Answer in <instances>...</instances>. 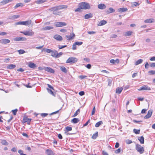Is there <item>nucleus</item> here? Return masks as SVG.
Returning <instances> with one entry per match:
<instances>
[{
	"mask_svg": "<svg viewBox=\"0 0 155 155\" xmlns=\"http://www.w3.org/2000/svg\"><path fill=\"white\" fill-rule=\"evenodd\" d=\"M46 153L48 155H54V153L51 150L47 149L46 150Z\"/></svg>",
	"mask_w": 155,
	"mask_h": 155,
	"instance_id": "nucleus-15",
	"label": "nucleus"
},
{
	"mask_svg": "<svg viewBox=\"0 0 155 155\" xmlns=\"http://www.w3.org/2000/svg\"><path fill=\"white\" fill-rule=\"evenodd\" d=\"M60 69L61 71H62L64 73H66L67 72V70L66 68L63 66H62L61 67Z\"/></svg>",
	"mask_w": 155,
	"mask_h": 155,
	"instance_id": "nucleus-32",
	"label": "nucleus"
},
{
	"mask_svg": "<svg viewBox=\"0 0 155 155\" xmlns=\"http://www.w3.org/2000/svg\"><path fill=\"white\" fill-rule=\"evenodd\" d=\"M140 130H137L136 129H134L133 130L134 132L136 134H139L140 133Z\"/></svg>",
	"mask_w": 155,
	"mask_h": 155,
	"instance_id": "nucleus-40",
	"label": "nucleus"
},
{
	"mask_svg": "<svg viewBox=\"0 0 155 155\" xmlns=\"http://www.w3.org/2000/svg\"><path fill=\"white\" fill-rule=\"evenodd\" d=\"M54 38L58 41H61L63 40L62 37L58 35H56L54 36Z\"/></svg>",
	"mask_w": 155,
	"mask_h": 155,
	"instance_id": "nucleus-10",
	"label": "nucleus"
},
{
	"mask_svg": "<svg viewBox=\"0 0 155 155\" xmlns=\"http://www.w3.org/2000/svg\"><path fill=\"white\" fill-rule=\"evenodd\" d=\"M41 116L42 117H44L46 116H47L48 114V113H41L40 114Z\"/></svg>",
	"mask_w": 155,
	"mask_h": 155,
	"instance_id": "nucleus-47",
	"label": "nucleus"
},
{
	"mask_svg": "<svg viewBox=\"0 0 155 155\" xmlns=\"http://www.w3.org/2000/svg\"><path fill=\"white\" fill-rule=\"evenodd\" d=\"M106 7V6L103 4H99L98 5V8L101 9H104Z\"/></svg>",
	"mask_w": 155,
	"mask_h": 155,
	"instance_id": "nucleus-16",
	"label": "nucleus"
},
{
	"mask_svg": "<svg viewBox=\"0 0 155 155\" xmlns=\"http://www.w3.org/2000/svg\"><path fill=\"white\" fill-rule=\"evenodd\" d=\"M63 54V53L62 52H60L59 53H58V51H57V54L56 55V58H58L61 57Z\"/></svg>",
	"mask_w": 155,
	"mask_h": 155,
	"instance_id": "nucleus-39",
	"label": "nucleus"
},
{
	"mask_svg": "<svg viewBox=\"0 0 155 155\" xmlns=\"http://www.w3.org/2000/svg\"><path fill=\"white\" fill-rule=\"evenodd\" d=\"M132 32L131 31H128L126 32L124 34L125 36H127L131 35L132 34Z\"/></svg>",
	"mask_w": 155,
	"mask_h": 155,
	"instance_id": "nucleus-36",
	"label": "nucleus"
},
{
	"mask_svg": "<svg viewBox=\"0 0 155 155\" xmlns=\"http://www.w3.org/2000/svg\"><path fill=\"white\" fill-rule=\"evenodd\" d=\"M78 6L82 9H89L90 8L89 4L85 2L80 3L78 5Z\"/></svg>",
	"mask_w": 155,
	"mask_h": 155,
	"instance_id": "nucleus-2",
	"label": "nucleus"
},
{
	"mask_svg": "<svg viewBox=\"0 0 155 155\" xmlns=\"http://www.w3.org/2000/svg\"><path fill=\"white\" fill-rule=\"evenodd\" d=\"M143 60L142 59H140L137 61L135 63V64L136 65H138V64H141Z\"/></svg>",
	"mask_w": 155,
	"mask_h": 155,
	"instance_id": "nucleus-30",
	"label": "nucleus"
},
{
	"mask_svg": "<svg viewBox=\"0 0 155 155\" xmlns=\"http://www.w3.org/2000/svg\"><path fill=\"white\" fill-rule=\"evenodd\" d=\"M154 21L153 19H148L144 20V22L147 23H151Z\"/></svg>",
	"mask_w": 155,
	"mask_h": 155,
	"instance_id": "nucleus-28",
	"label": "nucleus"
},
{
	"mask_svg": "<svg viewBox=\"0 0 155 155\" xmlns=\"http://www.w3.org/2000/svg\"><path fill=\"white\" fill-rule=\"evenodd\" d=\"M66 37L67 38V40H71L73 39V38H72V37L69 35H66Z\"/></svg>",
	"mask_w": 155,
	"mask_h": 155,
	"instance_id": "nucleus-53",
	"label": "nucleus"
},
{
	"mask_svg": "<svg viewBox=\"0 0 155 155\" xmlns=\"http://www.w3.org/2000/svg\"><path fill=\"white\" fill-rule=\"evenodd\" d=\"M16 67V65L15 64H10L7 66V68L8 69H12L15 68Z\"/></svg>",
	"mask_w": 155,
	"mask_h": 155,
	"instance_id": "nucleus-25",
	"label": "nucleus"
},
{
	"mask_svg": "<svg viewBox=\"0 0 155 155\" xmlns=\"http://www.w3.org/2000/svg\"><path fill=\"white\" fill-rule=\"evenodd\" d=\"M80 109H78L75 112V113L74 114L73 116L72 117H75L79 113H80Z\"/></svg>",
	"mask_w": 155,
	"mask_h": 155,
	"instance_id": "nucleus-38",
	"label": "nucleus"
},
{
	"mask_svg": "<svg viewBox=\"0 0 155 155\" xmlns=\"http://www.w3.org/2000/svg\"><path fill=\"white\" fill-rule=\"evenodd\" d=\"M138 140L140 141V143L143 144L144 143V138L143 136L138 137Z\"/></svg>",
	"mask_w": 155,
	"mask_h": 155,
	"instance_id": "nucleus-20",
	"label": "nucleus"
},
{
	"mask_svg": "<svg viewBox=\"0 0 155 155\" xmlns=\"http://www.w3.org/2000/svg\"><path fill=\"white\" fill-rule=\"evenodd\" d=\"M66 37L67 38V40H71L73 39V38H72V37L69 35H66Z\"/></svg>",
	"mask_w": 155,
	"mask_h": 155,
	"instance_id": "nucleus-52",
	"label": "nucleus"
},
{
	"mask_svg": "<svg viewBox=\"0 0 155 155\" xmlns=\"http://www.w3.org/2000/svg\"><path fill=\"white\" fill-rule=\"evenodd\" d=\"M67 47V45H58V48L59 49H62L65 47Z\"/></svg>",
	"mask_w": 155,
	"mask_h": 155,
	"instance_id": "nucleus-55",
	"label": "nucleus"
},
{
	"mask_svg": "<svg viewBox=\"0 0 155 155\" xmlns=\"http://www.w3.org/2000/svg\"><path fill=\"white\" fill-rule=\"evenodd\" d=\"M53 28V27L51 26H47L43 28V30H49L52 29Z\"/></svg>",
	"mask_w": 155,
	"mask_h": 155,
	"instance_id": "nucleus-34",
	"label": "nucleus"
},
{
	"mask_svg": "<svg viewBox=\"0 0 155 155\" xmlns=\"http://www.w3.org/2000/svg\"><path fill=\"white\" fill-rule=\"evenodd\" d=\"M115 10L111 8H110L107 11V13L108 14L114 12Z\"/></svg>",
	"mask_w": 155,
	"mask_h": 155,
	"instance_id": "nucleus-27",
	"label": "nucleus"
},
{
	"mask_svg": "<svg viewBox=\"0 0 155 155\" xmlns=\"http://www.w3.org/2000/svg\"><path fill=\"white\" fill-rule=\"evenodd\" d=\"M54 25L57 27H61L66 26L67 24L63 22H57L54 23Z\"/></svg>",
	"mask_w": 155,
	"mask_h": 155,
	"instance_id": "nucleus-6",
	"label": "nucleus"
},
{
	"mask_svg": "<svg viewBox=\"0 0 155 155\" xmlns=\"http://www.w3.org/2000/svg\"><path fill=\"white\" fill-rule=\"evenodd\" d=\"M78 59L74 57H70L66 61V63L74 64L77 62Z\"/></svg>",
	"mask_w": 155,
	"mask_h": 155,
	"instance_id": "nucleus-4",
	"label": "nucleus"
},
{
	"mask_svg": "<svg viewBox=\"0 0 155 155\" xmlns=\"http://www.w3.org/2000/svg\"><path fill=\"white\" fill-rule=\"evenodd\" d=\"M84 91H81L79 93V94L80 95V96H83V95H84Z\"/></svg>",
	"mask_w": 155,
	"mask_h": 155,
	"instance_id": "nucleus-58",
	"label": "nucleus"
},
{
	"mask_svg": "<svg viewBox=\"0 0 155 155\" xmlns=\"http://www.w3.org/2000/svg\"><path fill=\"white\" fill-rule=\"evenodd\" d=\"M19 17V15H14L13 16H10L9 17V19L11 20H15Z\"/></svg>",
	"mask_w": 155,
	"mask_h": 155,
	"instance_id": "nucleus-23",
	"label": "nucleus"
},
{
	"mask_svg": "<svg viewBox=\"0 0 155 155\" xmlns=\"http://www.w3.org/2000/svg\"><path fill=\"white\" fill-rule=\"evenodd\" d=\"M68 6L66 5H61L52 8H51V10L53 11V13L54 14L58 15L60 13V12L58 11V10L64 8H66Z\"/></svg>",
	"mask_w": 155,
	"mask_h": 155,
	"instance_id": "nucleus-1",
	"label": "nucleus"
},
{
	"mask_svg": "<svg viewBox=\"0 0 155 155\" xmlns=\"http://www.w3.org/2000/svg\"><path fill=\"white\" fill-rule=\"evenodd\" d=\"M148 73L151 75L155 74V71H150L148 72Z\"/></svg>",
	"mask_w": 155,
	"mask_h": 155,
	"instance_id": "nucleus-45",
	"label": "nucleus"
},
{
	"mask_svg": "<svg viewBox=\"0 0 155 155\" xmlns=\"http://www.w3.org/2000/svg\"><path fill=\"white\" fill-rule=\"evenodd\" d=\"M139 5V4L138 3L136 2H134L132 3V5L133 6H135L137 5Z\"/></svg>",
	"mask_w": 155,
	"mask_h": 155,
	"instance_id": "nucleus-51",
	"label": "nucleus"
},
{
	"mask_svg": "<svg viewBox=\"0 0 155 155\" xmlns=\"http://www.w3.org/2000/svg\"><path fill=\"white\" fill-rule=\"evenodd\" d=\"M18 109H16L15 110H12V111L14 115H15L16 114L17 112L18 111Z\"/></svg>",
	"mask_w": 155,
	"mask_h": 155,
	"instance_id": "nucleus-44",
	"label": "nucleus"
},
{
	"mask_svg": "<svg viewBox=\"0 0 155 155\" xmlns=\"http://www.w3.org/2000/svg\"><path fill=\"white\" fill-rule=\"evenodd\" d=\"M23 6V4L21 3H18L16 4L15 6L14 7V8L15 9H16L18 7H22Z\"/></svg>",
	"mask_w": 155,
	"mask_h": 155,
	"instance_id": "nucleus-31",
	"label": "nucleus"
},
{
	"mask_svg": "<svg viewBox=\"0 0 155 155\" xmlns=\"http://www.w3.org/2000/svg\"><path fill=\"white\" fill-rule=\"evenodd\" d=\"M121 151L120 148H118V149L114 151V153L116 154H118Z\"/></svg>",
	"mask_w": 155,
	"mask_h": 155,
	"instance_id": "nucleus-42",
	"label": "nucleus"
},
{
	"mask_svg": "<svg viewBox=\"0 0 155 155\" xmlns=\"http://www.w3.org/2000/svg\"><path fill=\"white\" fill-rule=\"evenodd\" d=\"M93 17V15L91 13L87 14L84 15V18L87 19L89 18H91Z\"/></svg>",
	"mask_w": 155,
	"mask_h": 155,
	"instance_id": "nucleus-21",
	"label": "nucleus"
},
{
	"mask_svg": "<svg viewBox=\"0 0 155 155\" xmlns=\"http://www.w3.org/2000/svg\"><path fill=\"white\" fill-rule=\"evenodd\" d=\"M98 135V132H97L95 134H94L92 137L93 139H95L97 137Z\"/></svg>",
	"mask_w": 155,
	"mask_h": 155,
	"instance_id": "nucleus-35",
	"label": "nucleus"
},
{
	"mask_svg": "<svg viewBox=\"0 0 155 155\" xmlns=\"http://www.w3.org/2000/svg\"><path fill=\"white\" fill-rule=\"evenodd\" d=\"M1 143L2 144L5 145H7L8 144L5 140H2L1 141Z\"/></svg>",
	"mask_w": 155,
	"mask_h": 155,
	"instance_id": "nucleus-37",
	"label": "nucleus"
},
{
	"mask_svg": "<svg viewBox=\"0 0 155 155\" xmlns=\"http://www.w3.org/2000/svg\"><path fill=\"white\" fill-rule=\"evenodd\" d=\"M45 70L51 73H54V71L53 69L49 67H46L45 68Z\"/></svg>",
	"mask_w": 155,
	"mask_h": 155,
	"instance_id": "nucleus-14",
	"label": "nucleus"
},
{
	"mask_svg": "<svg viewBox=\"0 0 155 155\" xmlns=\"http://www.w3.org/2000/svg\"><path fill=\"white\" fill-rule=\"evenodd\" d=\"M107 23V22L106 21L103 20L101 21L98 23V25L100 26H102V25H103L105 24H106Z\"/></svg>",
	"mask_w": 155,
	"mask_h": 155,
	"instance_id": "nucleus-29",
	"label": "nucleus"
},
{
	"mask_svg": "<svg viewBox=\"0 0 155 155\" xmlns=\"http://www.w3.org/2000/svg\"><path fill=\"white\" fill-rule=\"evenodd\" d=\"M1 43L2 44H5L10 42L9 40L7 39H3L1 40Z\"/></svg>",
	"mask_w": 155,
	"mask_h": 155,
	"instance_id": "nucleus-13",
	"label": "nucleus"
},
{
	"mask_svg": "<svg viewBox=\"0 0 155 155\" xmlns=\"http://www.w3.org/2000/svg\"><path fill=\"white\" fill-rule=\"evenodd\" d=\"M85 66L88 69H90L91 68V65L90 64H87L86 66Z\"/></svg>",
	"mask_w": 155,
	"mask_h": 155,
	"instance_id": "nucleus-61",
	"label": "nucleus"
},
{
	"mask_svg": "<svg viewBox=\"0 0 155 155\" xmlns=\"http://www.w3.org/2000/svg\"><path fill=\"white\" fill-rule=\"evenodd\" d=\"M150 66L153 68L155 67V63H151Z\"/></svg>",
	"mask_w": 155,
	"mask_h": 155,
	"instance_id": "nucleus-59",
	"label": "nucleus"
},
{
	"mask_svg": "<svg viewBox=\"0 0 155 155\" xmlns=\"http://www.w3.org/2000/svg\"><path fill=\"white\" fill-rule=\"evenodd\" d=\"M81 9H82V8H81L80 7H79V8H77L75 10V12H80L81 11Z\"/></svg>",
	"mask_w": 155,
	"mask_h": 155,
	"instance_id": "nucleus-57",
	"label": "nucleus"
},
{
	"mask_svg": "<svg viewBox=\"0 0 155 155\" xmlns=\"http://www.w3.org/2000/svg\"><path fill=\"white\" fill-rule=\"evenodd\" d=\"M13 40L15 41H25L26 40V38L24 37H19L15 38L13 39Z\"/></svg>",
	"mask_w": 155,
	"mask_h": 155,
	"instance_id": "nucleus-8",
	"label": "nucleus"
},
{
	"mask_svg": "<svg viewBox=\"0 0 155 155\" xmlns=\"http://www.w3.org/2000/svg\"><path fill=\"white\" fill-rule=\"evenodd\" d=\"M123 90V88L122 87H118L116 88V93L118 94H120L121 93Z\"/></svg>",
	"mask_w": 155,
	"mask_h": 155,
	"instance_id": "nucleus-24",
	"label": "nucleus"
},
{
	"mask_svg": "<svg viewBox=\"0 0 155 155\" xmlns=\"http://www.w3.org/2000/svg\"><path fill=\"white\" fill-rule=\"evenodd\" d=\"M57 54V51L56 50H52V52H51V55L54 57H56V55Z\"/></svg>",
	"mask_w": 155,
	"mask_h": 155,
	"instance_id": "nucleus-26",
	"label": "nucleus"
},
{
	"mask_svg": "<svg viewBox=\"0 0 155 155\" xmlns=\"http://www.w3.org/2000/svg\"><path fill=\"white\" fill-rule=\"evenodd\" d=\"M22 33H23L25 35H28V36H31L34 33L32 31H26L25 32H21Z\"/></svg>",
	"mask_w": 155,
	"mask_h": 155,
	"instance_id": "nucleus-11",
	"label": "nucleus"
},
{
	"mask_svg": "<svg viewBox=\"0 0 155 155\" xmlns=\"http://www.w3.org/2000/svg\"><path fill=\"white\" fill-rule=\"evenodd\" d=\"M24 71V69L22 68H20L17 70L18 71L23 72Z\"/></svg>",
	"mask_w": 155,
	"mask_h": 155,
	"instance_id": "nucleus-63",
	"label": "nucleus"
},
{
	"mask_svg": "<svg viewBox=\"0 0 155 155\" xmlns=\"http://www.w3.org/2000/svg\"><path fill=\"white\" fill-rule=\"evenodd\" d=\"M150 90L151 88L148 86L146 85L140 87V88L138 89L139 91H150Z\"/></svg>",
	"mask_w": 155,
	"mask_h": 155,
	"instance_id": "nucleus-7",
	"label": "nucleus"
},
{
	"mask_svg": "<svg viewBox=\"0 0 155 155\" xmlns=\"http://www.w3.org/2000/svg\"><path fill=\"white\" fill-rule=\"evenodd\" d=\"M75 44L76 45H78V46L81 45L83 44V42L81 41L78 42V41H76L75 43Z\"/></svg>",
	"mask_w": 155,
	"mask_h": 155,
	"instance_id": "nucleus-46",
	"label": "nucleus"
},
{
	"mask_svg": "<svg viewBox=\"0 0 155 155\" xmlns=\"http://www.w3.org/2000/svg\"><path fill=\"white\" fill-rule=\"evenodd\" d=\"M18 52L20 54H22L24 53L25 52V51L23 50H19L18 51Z\"/></svg>",
	"mask_w": 155,
	"mask_h": 155,
	"instance_id": "nucleus-48",
	"label": "nucleus"
},
{
	"mask_svg": "<svg viewBox=\"0 0 155 155\" xmlns=\"http://www.w3.org/2000/svg\"><path fill=\"white\" fill-rule=\"evenodd\" d=\"M135 148L137 151L140 154H142L143 153L144 151V148L140 145L138 144H136Z\"/></svg>",
	"mask_w": 155,
	"mask_h": 155,
	"instance_id": "nucleus-3",
	"label": "nucleus"
},
{
	"mask_svg": "<svg viewBox=\"0 0 155 155\" xmlns=\"http://www.w3.org/2000/svg\"><path fill=\"white\" fill-rule=\"evenodd\" d=\"M95 110H96V109H95V107L94 106L93 109L92 111L91 112V115H93L94 114V113L95 112Z\"/></svg>",
	"mask_w": 155,
	"mask_h": 155,
	"instance_id": "nucleus-54",
	"label": "nucleus"
},
{
	"mask_svg": "<svg viewBox=\"0 0 155 155\" xmlns=\"http://www.w3.org/2000/svg\"><path fill=\"white\" fill-rule=\"evenodd\" d=\"M77 48L76 45L75 44V43L73 44L72 45V49L73 50H76Z\"/></svg>",
	"mask_w": 155,
	"mask_h": 155,
	"instance_id": "nucleus-50",
	"label": "nucleus"
},
{
	"mask_svg": "<svg viewBox=\"0 0 155 155\" xmlns=\"http://www.w3.org/2000/svg\"><path fill=\"white\" fill-rule=\"evenodd\" d=\"M87 77V76L85 75H80L79 76V78L81 80L84 79Z\"/></svg>",
	"mask_w": 155,
	"mask_h": 155,
	"instance_id": "nucleus-43",
	"label": "nucleus"
},
{
	"mask_svg": "<svg viewBox=\"0 0 155 155\" xmlns=\"http://www.w3.org/2000/svg\"><path fill=\"white\" fill-rule=\"evenodd\" d=\"M127 10V8H119L118 9V12H126Z\"/></svg>",
	"mask_w": 155,
	"mask_h": 155,
	"instance_id": "nucleus-17",
	"label": "nucleus"
},
{
	"mask_svg": "<svg viewBox=\"0 0 155 155\" xmlns=\"http://www.w3.org/2000/svg\"><path fill=\"white\" fill-rule=\"evenodd\" d=\"M28 66L31 68H35L36 66L34 63L30 62L28 64Z\"/></svg>",
	"mask_w": 155,
	"mask_h": 155,
	"instance_id": "nucleus-18",
	"label": "nucleus"
},
{
	"mask_svg": "<svg viewBox=\"0 0 155 155\" xmlns=\"http://www.w3.org/2000/svg\"><path fill=\"white\" fill-rule=\"evenodd\" d=\"M102 154L103 155H109L107 152L105 151H102Z\"/></svg>",
	"mask_w": 155,
	"mask_h": 155,
	"instance_id": "nucleus-64",
	"label": "nucleus"
},
{
	"mask_svg": "<svg viewBox=\"0 0 155 155\" xmlns=\"http://www.w3.org/2000/svg\"><path fill=\"white\" fill-rule=\"evenodd\" d=\"M65 129L67 131H69L71 130L72 128L70 127L67 126L65 127Z\"/></svg>",
	"mask_w": 155,
	"mask_h": 155,
	"instance_id": "nucleus-41",
	"label": "nucleus"
},
{
	"mask_svg": "<svg viewBox=\"0 0 155 155\" xmlns=\"http://www.w3.org/2000/svg\"><path fill=\"white\" fill-rule=\"evenodd\" d=\"M7 34V33L4 32L0 31V35H3Z\"/></svg>",
	"mask_w": 155,
	"mask_h": 155,
	"instance_id": "nucleus-62",
	"label": "nucleus"
},
{
	"mask_svg": "<svg viewBox=\"0 0 155 155\" xmlns=\"http://www.w3.org/2000/svg\"><path fill=\"white\" fill-rule=\"evenodd\" d=\"M102 124H103V122L102 121H99L95 125V127H98L101 125Z\"/></svg>",
	"mask_w": 155,
	"mask_h": 155,
	"instance_id": "nucleus-33",
	"label": "nucleus"
},
{
	"mask_svg": "<svg viewBox=\"0 0 155 155\" xmlns=\"http://www.w3.org/2000/svg\"><path fill=\"white\" fill-rule=\"evenodd\" d=\"M153 113L152 110H149L147 114L144 117V119H148L150 118L152 115Z\"/></svg>",
	"mask_w": 155,
	"mask_h": 155,
	"instance_id": "nucleus-9",
	"label": "nucleus"
},
{
	"mask_svg": "<svg viewBox=\"0 0 155 155\" xmlns=\"http://www.w3.org/2000/svg\"><path fill=\"white\" fill-rule=\"evenodd\" d=\"M47 90H48V92L50 93V94H52V95H54L53 92L51 90L49 89L48 88L47 89Z\"/></svg>",
	"mask_w": 155,
	"mask_h": 155,
	"instance_id": "nucleus-56",
	"label": "nucleus"
},
{
	"mask_svg": "<svg viewBox=\"0 0 155 155\" xmlns=\"http://www.w3.org/2000/svg\"><path fill=\"white\" fill-rule=\"evenodd\" d=\"M80 121V120L77 118H74L71 120V122L74 124H76L78 123Z\"/></svg>",
	"mask_w": 155,
	"mask_h": 155,
	"instance_id": "nucleus-22",
	"label": "nucleus"
},
{
	"mask_svg": "<svg viewBox=\"0 0 155 155\" xmlns=\"http://www.w3.org/2000/svg\"><path fill=\"white\" fill-rule=\"evenodd\" d=\"M31 20H28L25 21H19L15 23L16 25H28L31 23Z\"/></svg>",
	"mask_w": 155,
	"mask_h": 155,
	"instance_id": "nucleus-5",
	"label": "nucleus"
},
{
	"mask_svg": "<svg viewBox=\"0 0 155 155\" xmlns=\"http://www.w3.org/2000/svg\"><path fill=\"white\" fill-rule=\"evenodd\" d=\"M23 121L24 123L27 122L28 124H29L31 119L28 118L27 117L25 116L23 119Z\"/></svg>",
	"mask_w": 155,
	"mask_h": 155,
	"instance_id": "nucleus-12",
	"label": "nucleus"
},
{
	"mask_svg": "<svg viewBox=\"0 0 155 155\" xmlns=\"http://www.w3.org/2000/svg\"><path fill=\"white\" fill-rule=\"evenodd\" d=\"M133 121L134 123H139L140 122H142V121H141V120H140V121L137 120H133Z\"/></svg>",
	"mask_w": 155,
	"mask_h": 155,
	"instance_id": "nucleus-60",
	"label": "nucleus"
},
{
	"mask_svg": "<svg viewBox=\"0 0 155 155\" xmlns=\"http://www.w3.org/2000/svg\"><path fill=\"white\" fill-rule=\"evenodd\" d=\"M12 1V0H3L0 3L1 5H4Z\"/></svg>",
	"mask_w": 155,
	"mask_h": 155,
	"instance_id": "nucleus-19",
	"label": "nucleus"
},
{
	"mask_svg": "<svg viewBox=\"0 0 155 155\" xmlns=\"http://www.w3.org/2000/svg\"><path fill=\"white\" fill-rule=\"evenodd\" d=\"M126 142L127 144H129L132 143V141L131 140L127 139L126 140Z\"/></svg>",
	"mask_w": 155,
	"mask_h": 155,
	"instance_id": "nucleus-49",
	"label": "nucleus"
}]
</instances>
